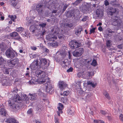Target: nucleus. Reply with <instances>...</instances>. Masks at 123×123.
<instances>
[{
  "mask_svg": "<svg viewBox=\"0 0 123 123\" xmlns=\"http://www.w3.org/2000/svg\"><path fill=\"white\" fill-rule=\"evenodd\" d=\"M28 24L31 25L30 26V30L32 32L35 33L38 31V28L39 26L35 24V22L34 20L31 19V18H28Z\"/></svg>",
  "mask_w": 123,
  "mask_h": 123,
  "instance_id": "1",
  "label": "nucleus"
},
{
  "mask_svg": "<svg viewBox=\"0 0 123 123\" xmlns=\"http://www.w3.org/2000/svg\"><path fill=\"white\" fill-rule=\"evenodd\" d=\"M49 80V78L46 77L43 79L41 81L39 82V83L41 84H42L46 82L45 84V91L46 92L48 93L51 90L52 88Z\"/></svg>",
  "mask_w": 123,
  "mask_h": 123,
  "instance_id": "2",
  "label": "nucleus"
},
{
  "mask_svg": "<svg viewBox=\"0 0 123 123\" xmlns=\"http://www.w3.org/2000/svg\"><path fill=\"white\" fill-rule=\"evenodd\" d=\"M111 20L113 25L118 27L120 26L122 23V21L118 17H113L111 19Z\"/></svg>",
  "mask_w": 123,
  "mask_h": 123,
  "instance_id": "3",
  "label": "nucleus"
},
{
  "mask_svg": "<svg viewBox=\"0 0 123 123\" xmlns=\"http://www.w3.org/2000/svg\"><path fill=\"white\" fill-rule=\"evenodd\" d=\"M35 66L36 68H42L43 69H46L49 65V62H36Z\"/></svg>",
  "mask_w": 123,
  "mask_h": 123,
  "instance_id": "4",
  "label": "nucleus"
},
{
  "mask_svg": "<svg viewBox=\"0 0 123 123\" xmlns=\"http://www.w3.org/2000/svg\"><path fill=\"white\" fill-rule=\"evenodd\" d=\"M9 105L14 111H18L21 109V105L19 103H15L12 105L11 104H9Z\"/></svg>",
  "mask_w": 123,
  "mask_h": 123,
  "instance_id": "5",
  "label": "nucleus"
},
{
  "mask_svg": "<svg viewBox=\"0 0 123 123\" xmlns=\"http://www.w3.org/2000/svg\"><path fill=\"white\" fill-rule=\"evenodd\" d=\"M14 52V51L12 49H9L6 51L5 53L7 57L12 58L15 56Z\"/></svg>",
  "mask_w": 123,
  "mask_h": 123,
  "instance_id": "6",
  "label": "nucleus"
},
{
  "mask_svg": "<svg viewBox=\"0 0 123 123\" xmlns=\"http://www.w3.org/2000/svg\"><path fill=\"white\" fill-rule=\"evenodd\" d=\"M35 74L36 76L42 79V80L44 78H46V75L45 72L40 70H37L36 71Z\"/></svg>",
  "mask_w": 123,
  "mask_h": 123,
  "instance_id": "7",
  "label": "nucleus"
},
{
  "mask_svg": "<svg viewBox=\"0 0 123 123\" xmlns=\"http://www.w3.org/2000/svg\"><path fill=\"white\" fill-rule=\"evenodd\" d=\"M119 10L118 9L115 8H111L110 9L109 14L111 16H117L118 14Z\"/></svg>",
  "mask_w": 123,
  "mask_h": 123,
  "instance_id": "8",
  "label": "nucleus"
},
{
  "mask_svg": "<svg viewBox=\"0 0 123 123\" xmlns=\"http://www.w3.org/2000/svg\"><path fill=\"white\" fill-rule=\"evenodd\" d=\"M24 98H21V97L18 95H16L15 96L13 99L11 100V101L9 100L8 101L9 104H11V102L12 101H13L15 102V103H21L22 100H25Z\"/></svg>",
  "mask_w": 123,
  "mask_h": 123,
  "instance_id": "9",
  "label": "nucleus"
},
{
  "mask_svg": "<svg viewBox=\"0 0 123 123\" xmlns=\"http://www.w3.org/2000/svg\"><path fill=\"white\" fill-rule=\"evenodd\" d=\"M69 45L72 49L76 48L81 45L80 43L76 42L75 40H72L69 43Z\"/></svg>",
  "mask_w": 123,
  "mask_h": 123,
  "instance_id": "10",
  "label": "nucleus"
},
{
  "mask_svg": "<svg viewBox=\"0 0 123 123\" xmlns=\"http://www.w3.org/2000/svg\"><path fill=\"white\" fill-rule=\"evenodd\" d=\"M84 52L83 49L80 48L78 49L75 50L73 52V55L76 57H78L81 55Z\"/></svg>",
  "mask_w": 123,
  "mask_h": 123,
  "instance_id": "11",
  "label": "nucleus"
},
{
  "mask_svg": "<svg viewBox=\"0 0 123 123\" xmlns=\"http://www.w3.org/2000/svg\"><path fill=\"white\" fill-rule=\"evenodd\" d=\"M44 8L43 5L41 4H39L36 6V9L38 12L39 15H41L43 12Z\"/></svg>",
  "mask_w": 123,
  "mask_h": 123,
  "instance_id": "12",
  "label": "nucleus"
},
{
  "mask_svg": "<svg viewBox=\"0 0 123 123\" xmlns=\"http://www.w3.org/2000/svg\"><path fill=\"white\" fill-rule=\"evenodd\" d=\"M59 87L61 90L64 89L68 86L67 84L63 81H59L58 83Z\"/></svg>",
  "mask_w": 123,
  "mask_h": 123,
  "instance_id": "13",
  "label": "nucleus"
},
{
  "mask_svg": "<svg viewBox=\"0 0 123 123\" xmlns=\"http://www.w3.org/2000/svg\"><path fill=\"white\" fill-rule=\"evenodd\" d=\"M88 90L85 91V92L84 97L85 99L86 100H89L91 98V96L92 95V93L90 92H87Z\"/></svg>",
  "mask_w": 123,
  "mask_h": 123,
  "instance_id": "14",
  "label": "nucleus"
},
{
  "mask_svg": "<svg viewBox=\"0 0 123 123\" xmlns=\"http://www.w3.org/2000/svg\"><path fill=\"white\" fill-rule=\"evenodd\" d=\"M74 65L77 68H80L81 67L86 65V64L84 63V62H74Z\"/></svg>",
  "mask_w": 123,
  "mask_h": 123,
  "instance_id": "15",
  "label": "nucleus"
},
{
  "mask_svg": "<svg viewBox=\"0 0 123 123\" xmlns=\"http://www.w3.org/2000/svg\"><path fill=\"white\" fill-rule=\"evenodd\" d=\"M1 81L3 86H7L8 85L9 80L6 78L3 77L1 80Z\"/></svg>",
  "mask_w": 123,
  "mask_h": 123,
  "instance_id": "16",
  "label": "nucleus"
},
{
  "mask_svg": "<svg viewBox=\"0 0 123 123\" xmlns=\"http://www.w3.org/2000/svg\"><path fill=\"white\" fill-rule=\"evenodd\" d=\"M96 14L97 17H102L103 15V12L102 10L97 9L96 10Z\"/></svg>",
  "mask_w": 123,
  "mask_h": 123,
  "instance_id": "17",
  "label": "nucleus"
},
{
  "mask_svg": "<svg viewBox=\"0 0 123 123\" xmlns=\"http://www.w3.org/2000/svg\"><path fill=\"white\" fill-rule=\"evenodd\" d=\"M47 37V38L49 41H54L55 40L57 39V37L54 35H50Z\"/></svg>",
  "mask_w": 123,
  "mask_h": 123,
  "instance_id": "18",
  "label": "nucleus"
},
{
  "mask_svg": "<svg viewBox=\"0 0 123 123\" xmlns=\"http://www.w3.org/2000/svg\"><path fill=\"white\" fill-rule=\"evenodd\" d=\"M28 96L29 98L31 100H34L37 98V95L36 94H32L29 93Z\"/></svg>",
  "mask_w": 123,
  "mask_h": 123,
  "instance_id": "19",
  "label": "nucleus"
},
{
  "mask_svg": "<svg viewBox=\"0 0 123 123\" xmlns=\"http://www.w3.org/2000/svg\"><path fill=\"white\" fill-rule=\"evenodd\" d=\"M110 4L115 7H116L119 5V4L117 0H113L111 1Z\"/></svg>",
  "mask_w": 123,
  "mask_h": 123,
  "instance_id": "20",
  "label": "nucleus"
},
{
  "mask_svg": "<svg viewBox=\"0 0 123 123\" xmlns=\"http://www.w3.org/2000/svg\"><path fill=\"white\" fill-rule=\"evenodd\" d=\"M6 112L5 109L3 108H1L0 111V115L2 116H5L6 115Z\"/></svg>",
  "mask_w": 123,
  "mask_h": 123,
  "instance_id": "21",
  "label": "nucleus"
},
{
  "mask_svg": "<svg viewBox=\"0 0 123 123\" xmlns=\"http://www.w3.org/2000/svg\"><path fill=\"white\" fill-rule=\"evenodd\" d=\"M11 69L8 68L6 67H5L3 70V72L4 74H8L10 71Z\"/></svg>",
  "mask_w": 123,
  "mask_h": 123,
  "instance_id": "22",
  "label": "nucleus"
},
{
  "mask_svg": "<svg viewBox=\"0 0 123 123\" xmlns=\"http://www.w3.org/2000/svg\"><path fill=\"white\" fill-rule=\"evenodd\" d=\"M52 31L54 33H57L58 34L60 33V30L57 26H55L52 29Z\"/></svg>",
  "mask_w": 123,
  "mask_h": 123,
  "instance_id": "23",
  "label": "nucleus"
},
{
  "mask_svg": "<svg viewBox=\"0 0 123 123\" xmlns=\"http://www.w3.org/2000/svg\"><path fill=\"white\" fill-rule=\"evenodd\" d=\"M7 121V123H18L16 120L13 118L9 119Z\"/></svg>",
  "mask_w": 123,
  "mask_h": 123,
  "instance_id": "24",
  "label": "nucleus"
},
{
  "mask_svg": "<svg viewBox=\"0 0 123 123\" xmlns=\"http://www.w3.org/2000/svg\"><path fill=\"white\" fill-rule=\"evenodd\" d=\"M39 96L41 97H46V94L44 93L41 90H39L37 92Z\"/></svg>",
  "mask_w": 123,
  "mask_h": 123,
  "instance_id": "25",
  "label": "nucleus"
},
{
  "mask_svg": "<svg viewBox=\"0 0 123 123\" xmlns=\"http://www.w3.org/2000/svg\"><path fill=\"white\" fill-rule=\"evenodd\" d=\"M58 105L59 106L57 107L58 110H59L60 112H62V110L63 108V106L62 104L61 103H59Z\"/></svg>",
  "mask_w": 123,
  "mask_h": 123,
  "instance_id": "26",
  "label": "nucleus"
},
{
  "mask_svg": "<svg viewBox=\"0 0 123 123\" xmlns=\"http://www.w3.org/2000/svg\"><path fill=\"white\" fill-rule=\"evenodd\" d=\"M16 62H7V63L8 66L9 67H13L15 65Z\"/></svg>",
  "mask_w": 123,
  "mask_h": 123,
  "instance_id": "27",
  "label": "nucleus"
},
{
  "mask_svg": "<svg viewBox=\"0 0 123 123\" xmlns=\"http://www.w3.org/2000/svg\"><path fill=\"white\" fill-rule=\"evenodd\" d=\"M87 85H90L91 86H92V87L93 88H94L97 85L96 83L94 84L93 83H92V82L89 81L87 82Z\"/></svg>",
  "mask_w": 123,
  "mask_h": 123,
  "instance_id": "28",
  "label": "nucleus"
},
{
  "mask_svg": "<svg viewBox=\"0 0 123 123\" xmlns=\"http://www.w3.org/2000/svg\"><path fill=\"white\" fill-rule=\"evenodd\" d=\"M82 30V29L81 28H79L78 29L76 30L75 31V34L77 35H80V33L81 31Z\"/></svg>",
  "mask_w": 123,
  "mask_h": 123,
  "instance_id": "29",
  "label": "nucleus"
},
{
  "mask_svg": "<svg viewBox=\"0 0 123 123\" xmlns=\"http://www.w3.org/2000/svg\"><path fill=\"white\" fill-rule=\"evenodd\" d=\"M103 94L107 99H110V97L109 96L108 93L107 92L105 91H104L103 92Z\"/></svg>",
  "mask_w": 123,
  "mask_h": 123,
  "instance_id": "30",
  "label": "nucleus"
},
{
  "mask_svg": "<svg viewBox=\"0 0 123 123\" xmlns=\"http://www.w3.org/2000/svg\"><path fill=\"white\" fill-rule=\"evenodd\" d=\"M18 34L17 32H15L10 33V36L12 37H15L18 36Z\"/></svg>",
  "mask_w": 123,
  "mask_h": 123,
  "instance_id": "31",
  "label": "nucleus"
},
{
  "mask_svg": "<svg viewBox=\"0 0 123 123\" xmlns=\"http://www.w3.org/2000/svg\"><path fill=\"white\" fill-rule=\"evenodd\" d=\"M74 112V111L72 109H70L68 111V113L69 114L73 115Z\"/></svg>",
  "mask_w": 123,
  "mask_h": 123,
  "instance_id": "32",
  "label": "nucleus"
},
{
  "mask_svg": "<svg viewBox=\"0 0 123 123\" xmlns=\"http://www.w3.org/2000/svg\"><path fill=\"white\" fill-rule=\"evenodd\" d=\"M18 1V0H12V5L13 6H15L17 4Z\"/></svg>",
  "mask_w": 123,
  "mask_h": 123,
  "instance_id": "33",
  "label": "nucleus"
},
{
  "mask_svg": "<svg viewBox=\"0 0 123 123\" xmlns=\"http://www.w3.org/2000/svg\"><path fill=\"white\" fill-rule=\"evenodd\" d=\"M83 0H77L73 3V4L75 5H77L80 3Z\"/></svg>",
  "mask_w": 123,
  "mask_h": 123,
  "instance_id": "34",
  "label": "nucleus"
},
{
  "mask_svg": "<svg viewBox=\"0 0 123 123\" xmlns=\"http://www.w3.org/2000/svg\"><path fill=\"white\" fill-rule=\"evenodd\" d=\"M24 28L22 27H19L17 28L16 29L17 31L18 32H21L23 31Z\"/></svg>",
  "mask_w": 123,
  "mask_h": 123,
  "instance_id": "35",
  "label": "nucleus"
},
{
  "mask_svg": "<svg viewBox=\"0 0 123 123\" xmlns=\"http://www.w3.org/2000/svg\"><path fill=\"white\" fill-rule=\"evenodd\" d=\"M87 74L88 76V77H91L94 74V73L93 72H87Z\"/></svg>",
  "mask_w": 123,
  "mask_h": 123,
  "instance_id": "36",
  "label": "nucleus"
},
{
  "mask_svg": "<svg viewBox=\"0 0 123 123\" xmlns=\"http://www.w3.org/2000/svg\"><path fill=\"white\" fill-rule=\"evenodd\" d=\"M65 25L67 27L69 28H72L73 26V25L72 23H66Z\"/></svg>",
  "mask_w": 123,
  "mask_h": 123,
  "instance_id": "37",
  "label": "nucleus"
},
{
  "mask_svg": "<svg viewBox=\"0 0 123 123\" xmlns=\"http://www.w3.org/2000/svg\"><path fill=\"white\" fill-rule=\"evenodd\" d=\"M69 93V91H66L64 92L63 94H62V95H63L64 96H68Z\"/></svg>",
  "mask_w": 123,
  "mask_h": 123,
  "instance_id": "38",
  "label": "nucleus"
},
{
  "mask_svg": "<svg viewBox=\"0 0 123 123\" xmlns=\"http://www.w3.org/2000/svg\"><path fill=\"white\" fill-rule=\"evenodd\" d=\"M111 40H108L106 42V45L107 47L110 48V47L111 46Z\"/></svg>",
  "mask_w": 123,
  "mask_h": 123,
  "instance_id": "39",
  "label": "nucleus"
},
{
  "mask_svg": "<svg viewBox=\"0 0 123 123\" xmlns=\"http://www.w3.org/2000/svg\"><path fill=\"white\" fill-rule=\"evenodd\" d=\"M42 49L43 52L45 53H48L49 50L46 48L43 47V48Z\"/></svg>",
  "mask_w": 123,
  "mask_h": 123,
  "instance_id": "40",
  "label": "nucleus"
},
{
  "mask_svg": "<svg viewBox=\"0 0 123 123\" xmlns=\"http://www.w3.org/2000/svg\"><path fill=\"white\" fill-rule=\"evenodd\" d=\"M46 25V23H43L39 24L38 26H40L42 28H43L45 27Z\"/></svg>",
  "mask_w": 123,
  "mask_h": 123,
  "instance_id": "41",
  "label": "nucleus"
},
{
  "mask_svg": "<svg viewBox=\"0 0 123 123\" xmlns=\"http://www.w3.org/2000/svg\"><path fill=\"white\" fill-rule=\"evenodd\" d=\"M53 47H56L58 46L57 43L56 42L51 43L50 44Z\"/></svg>",
  "mask_w": 123,
  "mask_h": 123,
  "instance_id": "42",
  "label": "nucleus"
},
{
  "mask_svg": "<svg viewBox=\"0 0 123 123\" xmlns=\"http://www.w3.org/2000/svg\"><path fill=\"white\" fill-rule=\"evenodd\" d=\"M86 44L88 46V47H89L90 45L91 44V42L90 41H87L86 42Z\"/></svg>",
  "mask_w": 123,
  "mask_h": 123,
  "instance_id": "43",
  "label": "nucleus"
},
{
  "mask_svg": "<svg viewBox=\"0 0 123 123\" xmlns=\"http://www.w3.org/2000/svg\"><path fill=\"white\" fill-rule=\"evenodd\" d=\"M13 21H15V20L16 19V18H14V16L12 15H9L8 16Z\"/></svg>",
  "mask_w": 123,
  "mask_h": 123,
  "instance_id": "44",
  "label": "nucleus"
},
{
  "mask_svg": "<svg viewBox=\"0 0 123 123\" xmlns=\"http://www.w3.org/2000/svg\"><path fill=\"white\" fill-rule=\"evenodd\" d=\"M100 113L104 115H105L107 114L106 111L102 110L100 111Z\"/></svg>",
  "mask_w": 123,
  "mask_h": 123,
  "instance_id": "45",
  "label": "nucleus"
},
{
  "mask_svg": "<svg viewBox=\"0 0 123 123\" xmlns=\"http://www.w3.org/2000/svg\"><path fill=\"white\" fill-rule=\"evenodd\" d=\"M41 106L40 104L38 105L37 107L36 110L37 111H40L41 110Z\"/></svg>",
  "mask_w": 123,
  "mask_h": 123,
  "instance_id": "46",
  "label": "nucleus"
},
{
  "mask_svg": "<svg viewBox=\"0 0 123 123\" xmlns=\"http://www.w3.org/2000/svg\"><path fill=\"white\" fill-rule=\"evenodd\" d=\"M119 119L122 122H123V115L121 114L119 115Z\"/></svg>",
  "mask_w": 123,
  "mask_h": 123,
  "instance_id": "47",
  "label": "nucleus"
},
{
  "mask_svg": "<svg viewBox=\"0 0 123 123\" xmlns=\"http://www.w3.org/2000/svg\"><path fill=\"white\" fill-rule=\"evenodd\" d=\"M99 58L96 57H94L93 58V60L92 62H97L99 61Z\"/></svg>",
  "mask_w": 123,
  "mask_h": 123,
  "instance_id": "48",
  "label": "nucleus"
},
{
  "mask_svg": "<svg viewBox=\"0 0 123 123\" xmlns=\"http://www.w3.org/2000/svg\"><path fill=\"white\" fill-rule=\"evenodd\" d=\"M68 6L67 4H66L64 5L63 9V12H64L65 10Z\"/></svg>",
  "mask_w": 123,
  "mask_h": 123,
  "instance_id": "49",
  "label": "nucleus"
},
{
  "mask_svg": "<svg viewBox=\"0 0 123 123\" xmlns=\"http://www.w3.org/2000/svg\"><path fill=\"white\" fill-rule=\"evenodd\" d=\"M58 10L57 8H56L55 7L54 8V9H53L52 12V13H56Z\"/></svg>",
  "mask_w": 123,
  "mask_h": 123,
  "instance_id": "50",
  "label": "nucleus"
},
{
  "mask_svg": "<svg viewBox=\"0 0 123 123\" xmlns=\"http://www.w3.org/2000/svg\"><path fill=\"white\" fill-rule=\"evenodd\" d=\"M32 112V110L31 109H30L27 111V113L29 114H31Z\"/></svg>",
  "mask_w": 123,
  "mask_h": 123,
  "instance_id": "51",
  "label": "nucleus"
},
{
  "mask_svg": "<svg viewBox=\"0 0 123 123\" xmlns=\"http://www.w3.org/2000/svg\"><path fill=\"white\" fill-rule=\"evenodd\" d=\"M73 68L72 67H70L67 70V72L68 73L72 72L73 71Z\"/></svg>",
  "mask_w": 123,
  "mask_h": 123,
  "instance_id": "52",
  "label": "nucleus"
},
{
  "mask_svg": "<svg viewBox=\"0 0 123 123\" xmlns=\"http://www.w3.org/2000/svg\"><path fill=\"white\" fill-rule=\"evenodd\" d=\"M62 62V66H64V65L66 66H67V64L66 63L67 62ZM68 63L69 64L71 62H68Z\"/></svg>",
  "mask_w": 123,
  "mask_h": 123,
  "instance_id": "53",
  "label": "nucleus"
},
{
  "mask_svg": "<svg viewBox=\"0 0 123 123\" xmlns=\"http://www.w3.org/2000/svg\"><path fill=\"white\" fill-rule=\"evenodd\" d=\"M95 28H93L92 29H91L90 30V34H91L92 33H94L95 32Z\"/></svg>",
  "mask_w": 123,
  "mask_h": 123,
  "instance_id": "54",
  "label": "nucleus"
},
{
  "mask_svg": "<svg viewBox=\"0 0 123 123\" xmlns=\"http://www.w3.org/2000/svg\"><path fill=\"white\" fill-rule=\"evenodd\" d=\"M92 63H91V65L92 66L95 67L97 65V62H92Z\"/></svg>",
  "mask_w": 123,
  "mask_h": 123,
  "instance_id": "55",
  "label": "nucleus"
},
{
  "mask_svg": "<svg viewBox=\"0 0 123 123\" xmlns=\"http://www.w3.org/2000/svg\"><path fill=\"white\" fill-rule=\"evenodd\" d=\"M33 79L31 80L28 83L30 84H35V81L33 80Z\"/></svg>",
  "mask_w": 123,
  "mask_h": 123,
  "instance_id": "56",
  "label": "nucleus"
},
{
  "mask_svg": "<svg viewBox=\"0 0 123 123\" xmlns=\"http://www.w3.org/2000/svg\"><path fill=\"white\" fill-rule=\"evenodd\" d=\"M88 18V17L87 16H85L82 20L83 21H86Z\"/></svg>",
  "mask_w": 123,
  "mask_h": 123,
  "instance_id": "57",
  "label": "nucleus"
},
{
  "mask_svg": "<svg viewBox=\"0 0 123 123\" xmlns=\"http://www.w3.org/2000/svg\"><path fill=\"white\" fill-rule=\"evenodd\" d=\"M16 37V38H15L16 39L20 41H21L22 40V39H21V37L19 36L18 35Z\"/></svg>",
  "mask_w": 123,
  "mask_h": 123,
  "instance_id": "58",
  "label": "nucleus"
},
{
  "mask_svg": "<svg viewBox=\"0 0 123 123\" xmlns=\"http://www.w3.org/2000/svg\"><path fill=\"white\" fill-rule=\"evenodd\" d=\"M105 6H107L109 4V3L107 0H105Z\"/></svg>",
  "mask_w": 123,
  "mask_h": 123,
  "instance_id": "59",
  "label": "nucleus"
},
{
  "mask_svg": "<svg viewBox=\"0 0 123 123\" xmlns=\"http://www.w3.org/2000/svg\"><path fill=\"white\" fill-rule=\"evenodd\" d=\"M63 36L62 34H60L58 35V37L59 39H63Z\"/></svg>",
  "mask_w": 123,
  "mask_h": 123,
  "instance_id": "60",
  "label": "nucleus"
},
{
  "mask_svg": "<svg viewBox=\"0 0 123 123\" xmlns=\"http://www.w3.org/2000/svg\"><path fill=\"white\" fill-rule=\"evenodd\" d=\"M31 49L34 50H36L37 49V48L35 47H31Z\"/></svg>",
  "mask_w": 123,
  "mask_h": 123,
  "instance_id": "61",
  "label": "nucleus"
},
{
  "mask_svg": "<svg viewBox=\"0 0 123 123\" xmlns=\"http://www.w3.org/2000/svg\"><path fill=\"white\" fill-rule=\"evenodd\" d=\"M12 61L13 62H18L19 61V59L17 58H15L14 59L12 60Z\"/></svg>",
  "mask_w": 123,
  "mask_h": 123,
  "instance_id": "62",
  "label": "nucleus"
},
{
  "mask_svg": "<svg viewBox=\"0 0 123 123\" xmlns=\"http://www.w3.org/2000/svg\"><path fill=\"white\" fill-rule=\"evenodd\" d=\"M57 115L58 116H60V113H62V112H60L59 111V110H58L57 111Z\"/></svg>",
  "mask_w": 123,
  "mask_h": 123,
  "instance_id": "63",
  "label": "nucleus"
},
{
  "mask_svg": "<svg viewBox=\"0 0 123 123\" xmlns=\"http://www.w3.org/2000/svg\"><path fill=\"white\" fill-rule=\"evenodd\" d=\"M99 120H95L94 121V123H98Z\"/></svg>",
  "mask_w": 123,
  "mask_h": 123,
  "instance_id": "64",
  "label": "nucleus"
}]
</instances>
